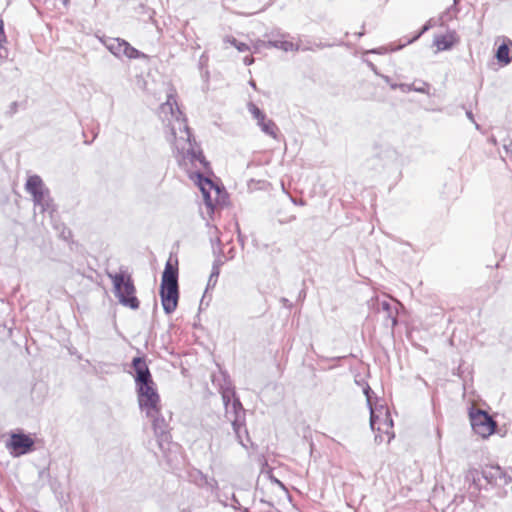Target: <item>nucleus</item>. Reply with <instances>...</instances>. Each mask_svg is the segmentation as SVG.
I'll return each mask as SVG.
<instances>
[{
    "mask_svg": "<svg viewBox=\"0 0 512 512\" xmlns=\"http://www.w3.org/2000/svg\"><path fill=\"white\" fill-rule=\"evenodd\" d=\"M367 64H368V66L370 67V69H371L375 74L379 75V73H378V71H377L376 66H375L372 62L367 61Z\"/></svg>",
    "mask_w": 512,
    "mask_h": 512,
    "instance_id": "nucleus-36",
    "label": "nucleus"
},
{
    "mask_svg": "<svg viewBox=\"0 0 512 512\" xmlns=\"http://www.w3.org/2000/svg\"><path fill=\"white\" fill-rule=\"evenodd\" d=\"M177 264V261L175 264H172L170 259L167 261L162 274L161 285L178 286Z\"/></svg>",
    "mask_w": 512,
    "mask_h": 512,
    "instance_id": "nucleus-15",
    "label": "nucleus"
},
{
    "mask_svg": "<svg viewBox=\"0 0 512 512\" xmlns=\"http://www.w3.org/2000/svg\"><path fill=\"white\" fill-rule=\"evenodd\" d=\"M470 422L473 431L483 438L490 436L496 428V422L483 410L471 411Z\"/></svg>",
    "mask_w": 512,
    "mask_h": 512,
    "instance_id": "nucleus-9",
    "label": "nucleus"
},
{
    "mask_svg": "<svg viewBox=\"0 0 512 512\" xmlns=\"http://www.w3.org/2000/svg\"><path fill=\"white\" fill-rule=\"evenodd\" d=\"M6 42L3 20L0 18V43Z\"/></svg>",
    "mask_w": 512,
    "mask_h": 512,
    "instance_id": "nucleus-30",
    "label": "nucleus"
},
{
    "mask_svg": "<svg viewBox=\"0 0 512 512\" xmlns=\"http://www.w3.org/2000/svg\"><path fill=\"white\" fill-rule=\"evenodd\" d=\"M152 421L154 434L157 438L158 446L166 458L167 463L172 465L177 460L179 445L171 441L169 424L161 415L160 404L156 405V412L152 415H146Z\"/></svg>",
    "mask_w": 512,
    "mask_h": 512,
    "instance_id": "nucleus-4",
    "label": "nucleus"
},
{
    "mask_svg": "<svg viewBox=\"0 0 512 512\" xmlns=\"http://www.w3.org/2000/svg\"><path fill=\"white\" fill-rule=\"evenodd\" d=\"M160 297L161 303L163 306V310L166 314L173 313L178 305L179 299V287L178 286H169V285H161L160 287Z\"/></svg>",
    "mask_w": 512,
    "mask_h": 512,
    "instance_id": "nucleus-12",
    "label": "nucleus"
},
{
    "mask_svg": "<svg viewBox=\"0 0 512 512\" xmlns=\"http://www.w3.org/2000/svg\"><path fill=\"white\" fill-rule=\"evenodd\" d=\"M227 42L233 45L239 52H246L249 50V46L243 42H239L237 39L231 37L227 38Z\"/></svg>",
    "mask_w": 512,
    "mask_h": 512,
    "instance_id": "nucleus-25",
    "label": "nucleus"
},
{
    "mask_svg": "<svg viewBox=\"0 0 512 512\" xmlns=\"http://www.w3.org/2000/svg\"><path fill=\"white\" fill-rule=\"evenodd\" d=\"M108 278L112 281L113 291L119 303L132 310H137L140 302L136 297V287L131 275L126 270L117 273L107 272Z\"/></svg>",
    "mask_w": 512,
    "mask_h": 512,
    "instance_id": "nucleus-5",
    "label": "nucleus"
},
{
    "mask_svg": "<svg viewBox=\"0 0 512 512\" xmlns=\"http://www.w3.org/2000/svg\"><path fill=\"white\" fill-rule=\"evenodd\" d=\"M234 257H235V249L232 247L229 249L226 259H233Z\"/></svg>",
    "mask_w": 512,
    "mask_h": 512,
    "instance_id": "nucleus-34",
    "label": "nucleus"
},
{
    "mask_svg": "<svg viewBox=\"0 0 512 512\" xmlns=\"http://www.w3.org/2000/svg\"><path fill=\"white\" fill-rule=\"evenodd\" d=\"M24 105H25V102L20 103L18 101H13V102L10 103V105L7 108V110L4 112V115L6 117L10 118V117H12L13 115H15L18 112V110H19V108L21 106L24 107Z\"/></svg>",
    "mask_w": 512,
    "mask_h": 512,
    "instance_id": "nucleus-24",
    "label": "nucleus"
},
{
    "mask_svg": "<svg viewBox=\"0 0 512 512\" xmlns=\"http://www.w3.org/2000/svg\"><path fill=\"white\" fill-rule=\"evenodd\" d=\"M362 35H364V32H363V31H361V32H359V33L357 34V36H358V37H361Z\"/></svg>",
    "mask_w": 512,
    "mask_h": 512,
    "instance_id": "nucleus-42",
    "label": "nucleus"
},
{
    "mask_svg": "<svg viewBox=\"0 0 512 512\" xmlns=\"http://www.w3.org/2000/svg\"><path fill=\"white\" fill-rule=\"evenodd\" d=\"M243 62L246 66H249L251 65L253 62H254V58L252 56H246L244 59H243Z\"/></svg>",
    "mask_w": 512,
    "mask_h": 512,
    "instance_id": "nucleus-32",
    "label": "nucleus"
},
{
    "mask_svg": "<svg viewBox=\"0 0 512 512\" xmlns=\"http://www.w3.org/2000/svg\"><path fill=\"white\" fill-rule=\"evenodd\" d=\"M382 77V79L387 83L389 84L390 88L392 90H396V89H399V84L397 83H393L391 82V79L389 76H386V75H380Z\"/></svg>",
    "mask_w": 512,
    "mask_h": 512,
    "instance_id": "nucleus-28",
    "label": "nucleus"
},
{
    "mask_svg": "<svg viewBox=\"0 0 512 512\" xmlns=\"http://www.w3.org/2000/svg\"><path fill=\"white\" fill-rule=\"evenodd\" d=\"M363 392H364V394H365V396L367 398L368 405L371 406V396H370V394L372 393V390H371V388H370V386L368 384H366L365 388L363 389ZM370 410H371V413H370V426H371L372 430H375L378 417L375 415L372 407H370Z\"/></svg>",
    "mask_w": 512,
    "mask_h": 512,
    "instance_id": "nucleus-23",
    "label": "nucleus"
},
{
    "mask_svg": "<svg viewBox=\"0 0 512 512\" xmlns=\"http://www.w3.org/2000/svg\"><path fill=\"white\" fill-rule=\"evenodd\" d=\"M197 177L199 179V185H200L202 194L204 196L206 205L207 206H212V202H211V198H210L209 192L206 190L204 184L208 185L209 187H213L214 186L213 182L210 179L202 176L200 173H197Z\"/></svg>",
    "mask_w": 512,
    "mask_h": 512,
    "instance_id": "nucleus-19",
    "label": "nucleus"
},
{
    "mask_svg": "<svg viewBox=\"0 0 512 512\" xmlns=\"http://www.w3.org/2000/svg\"><path fill=\"white\" fill-rule=\"evenodd\" d=\"M35 442L27 434L12 433L6 447L11 450V454L15 457L25 455L34 450Z\"/></svg>",
    "mask_w": 512,
    "mask_h": 512,
    "instance_id": "nucleus-10",
    "label": "nucleus"
},
{
    "mask_svg": "<svg viewBox=\"0 0 512 512\" xmlns=\"http://www.w3.org/2000/svg\"><path fill=\"white\" fill-rule=\"evenodd\" d=\"M316 47L321 48L323 46L321 44H316Z\"/></svg>",
    "mask_w": 512,
    "mask_h": 512,
    "instance_id": "nucleus-44",
    "label": "nucleus"
},
{
    "mask_svg": "<svg viewBox=\"0 0 512 512\" xmlns=\"http://www.w3.org/2000/svg\"><path fill=\"white\" fill-rule=\"evenodd\" d=\"M132 368L135 371L134 380L139 407L146 415H152L156 412V405L160 404V396L151 372L142 357L133 358Z\"/></svg>",
    "mask_w": 512,
    "mask_h": 512,
    "instance_id": "nucleus-2",
    "label": "nucleus"
},
{
    "mask_svg": "<svg viewBox=\"0 0 512 512\" xmlns=\"http://www.w3.org/2000/svg\"><path fill=\"white\" fill-rule=\"evenodd\" d=\"M384 425L387 427H392V425H393L392 420L389 418V415L387 413H386V419H385Z\"/></svg>",
    "mask_w": 512,
    "mask_h": 512,
    "instance_id": "nucleus-35",
    "label": "nucleus"
},
{
    "mask_svg": "<svg viewBox=\"0 0 512 512\" xmlns=\"http://www.w3.org/2000/svg\"><path fill=\"white\" fill-rule=\"evenodd\" d=\"M197 478L196 484L201 488H206L210 490L211 493L215 494L217 497L220 496L218 494L219 486L218 482L215 478H210L207 475L203 474L200 470L196 471Z\"/></svg>",
    "mask_w": 512,
    "mask_h": 512,
    "instance_id": "nucleus-17",
    "label": "nucleus"
},
{
    "mask_svg": "<svg viewBox=\"0 0 512 512\" xmlns=\"http://www.w3.org/2000/svg\"><path fill=\"white\" fill-rule=\"evenodd\" d=\"M68 3H69V0H63V4H64V6H67V5H68Z\"/></svg>",
    "mask_w": 512,
    "mask_h": 512,
    "instance_id": "nucleus-41",
    "label": "nucleus"
},
{
    "mask_svg": "<svg viewBox=\"0 0 512 512\" xmlns=\"http://www.w3.org/2000/svg\"><path fill=\"white\" fill-rule=\"evenodd\" d=\"M455 42L456 38L454 33L437 36L434 40V44L436 45L439 51L451 49L454 46Z\"/></svg>",
    "mask_w": 512,
    "mask_h": 512,
    "instance_id": "nucleus-18",
    "label": "nucleus"
},
{
    "mask_svg": "<svg viewBox=\"0 0 512 512\" xmlns=\"http://www.w3.org/2000/svg\"><path fill=\"white\" fill-rule=\"evenodd\" d=\"M291 201H292L295 205H301V206H303V205L305 204V202H304L302 199L297 200V199H294V198H292V197H291Z\"/></svg>",
    "mask_w": 512,
    "mask_h": 512,
    "instance_id": "nucleus-37",
    "label": "nucleus"
},
{
    "mask_svg": "<svg viewBox=\"0 0 512 512\" xmlns=\"http://www.w3.org/2000/svg\"><path fill=\"white\" fill-rule=\"evenodd\" d=\"M428 87H429V85L424 82L421 84V86H415L414 84H405V83L399 84V89L403 93H408L410 91H416V92H420V93H428Z\"/></svg>",
    "mask_w": 512,
    "mask_h": 512,
    "instance_id": "nucleus-22",
    "label": "nucleus"
},
{
    "mask_svg": "<svg viewBox=\"0 0 512 512\" xmlns=\"http://www.w3.org/2000/svg\"><path fill=\"white\" fill-rule=\"evenodd\" d=\"M380 308L386 312L387 319L391 320V326L392 328L397 325V317L395 314V308L392 307V305L388 301H382L379 303Z\"/></svg>",
    "mask_w": 512,
    "mask_h": 512,
    "instance_id": "nucleus-20",
    "label": "nucleus"
},
{
    "mask_svg": "<svg viewBox=\"0 0 512 512\" xmlns=\"http://www.w3.org/2000/svg\"><path fill=\"white\" fill-rule=\"evenodd\" d=\"M160 112L165 116L170 115V118H167L166 139L172 144L178 163L182 165L189 161L191 165L195 167L199 165L207 170L209 162L193 138L186 118L179 109L175 93L171 92L167 95L166 102L160 106Z\"/></svg>",
    "mask_w": 512,
    "mask_h": 512,
    "instance_id": "nucleus-1",
    "label": "nucleus"
},
{
    "mask_svg": "<svg viewBox=\"0 0 512 512\" xmlns=\"http://www.w3.org/2000/svg\"><path fill=\"white\" fill-rule=\"evenodd\" d=\"M218 228L213 227L212 231L210 232L211 236V244H212V250L213 254L215 255L216 259L213 262L212 269H216V271L220 272V267L224 264L225 260L223 257V250L221 247V239L218 235Z\"/></svg>",
    "mask_w": 512,
    "mask_h": 512,
    "instance_id": "nucleus-14",
    "label": "nucleus"
},
{
    "mask_svg": "<svg viewBox=\"0 0 512 512\" xmlns=\"http://www.w3.org/2000/svg\"><path fill=\"white\" fill-rule=\"evenodd\" d=\"M268 37H269V39L266 43L267 47L277 48V49L283 50L285 52L299 50L298 44H295L286 39L287 37H289L288 34H282L280 32L272 31L268 35Z\"/></svg>",
    "mask_w": 512,
    "mask_h": 512,
    "instance_id": "nucleus-13",
    "label": "nucleus"
},
{
    "mask_svg": "<svg viewBox=\"0 0 512 512\" xmlns=\"http://www.w3.org/2000/svg\"><path fill=\"white\" fill-rule=\"evenodd\" d=\"M482 476L487 483L494 486H505L509 484L512 478L498 465L486 466L479 472L477 469H470L466 473V481H471L477 490L480 489L478 482Z\"/></svg>",
    "mask_w": 512,
    "mask_h": 512,
    "instance_id": "nucleus-7",
    "label": "nucleus"
},
{
    "mask_svg": "<svg viewBox=\"0 0 512 512\" xmlns=\"http://www.w3.org/2000/svg\"><path fill=\"white\" fill-rule=\"evenodd\" d=\"M220 393L225 406L226 417L231 421L239 443L243 447H247L241 435V429L245 426V410L242 403L229 381H225V384L220 387Z\"/></svg>",
    "mask_w": 512,
    "mask_h": 512,
    "instance_id": "nucleus-3",
    "label": "nucleus"
},
{
    "mask_svg": "<svg viewBox=\"0 0 512 512\" xmlns=\"http://www.w3.org/2000/svg\"><path fill=\"white\" fill-rule=\"evenodd\" d=\"M281 301H282V302H283V304H285V305L288 303V300H287L286 298H282V300H281Z\"/></svg>",
    "mask_w": 512,
    "mask_h": 512,
    "instance_id": "nucleus-40",
    "label": "nucleus"
},
{
    "mask_svg": "<svg viewBox=\"0 0 512 512\" xmlns=\"http://www.w3.org/2000/svg\"><path fill=\"white\" fill-rule=\"evenodd\" d=\"M244 433H245L246 437L248 438V432L246 429H244Z\"/></svg>",
    "mask_w": 512,
    "mask_h": 512,
    "instance_id": "nucleus-43",
    "label": "nucleus"
},
{
    "mask_svg": "<svg viewBox=\"0 0 512 512\" xmlns=\"http://www.w3.org/2000/svg\"><path fill=\"white\" fill-rule=\"evenodd\" d=\"M25 190L32 195L34 206L39 207L41 212L52 213L55 210L50 190L40 176H29L25 183Z\"/></svg>",
    "mask_w": 512,
    "mask_h": 512,
    "instance_id": "nucleus-6",
    "label": "nucleus"
},
{
    "mask_svg": "<svg viewBox=\"0 0 512 512\" xmlns=\"http://www.w3.org/2000/svg\"><path fill=\"white\" fill-rule=\"evenodd\" d=\"M8 49L2 46V43H0V58L5 59L8 57Z\"/></svg>",
    "mask_w": 512,
    "mask_h": 512,
    "instance_id": "nucleus-31",
    "label": "nucleus"
},
{
    "mask_svg": "<svg viewBox=\"0 0 512 512\" xmlns=\"http://www.w3.org/2000/svg\"><path fill=\"white\" fill-rule=\"evenodd\" d=\"M428 29H429V26L428 25H424L422 30L413 38V40H416L417 38H419L421 36V34L426 32Z\"/></svg>",
    "mask_w": 512,
    "mask_h": 512,
    "instance_id": "nucleus-33",
    "label": "nucleus"
},
{
    "mask_svg": "<svg viewBox=\"0 0 512 512\" xmlns=\"http://www.w3.org/2000/svg\"><path fill=\"white\" fill-rule=\"evenodd\" d=\"M228 497H225V499H222L221 496H218V501L225 507L230 506L234 508L235 510H241L243 512H249L248 508H242L240 505V502L238 498L235 496V494H232L230 498V502L228 501Z\"/></svg>",
    "mask_w": 512,
    "mask_h": 512,
    "instance_id": "nucleus-21",
    "label": "nucleus"
},
{
    "mask_svg": "<svg viewBox=\"0 0 512 512\" xmlns=\"http://www.w3.org/2000/svg\"><path fill=\"white\" fill-rule=\"evenodd\" d=\"M105 47L117 58L127 57L129 59L146 58L141 51L131 46L126 40L121 38H109L104 41Z\"/></svg>",
    "mask_w": 512,
    "mask_h": 512,
    "instance_id": "nucleus-8",
    "label": "nucleus"
},
{
    "mask_svg": "<svg viewBox=\"0 0 512 512\" xmlns=\"http://www.w3.org/2000/svg\"><path fill=\"white\" fill-rule=\"evenodd\" d=\"M250 85H251L254 89H256V84H255V82H254L253 80H252V81H250Z\"/></svg>",
    "mask_w": 512,
    "mask_h": 512,
    "instance_id": "nucleus-39",
    "label": "nucleus"
},
{
    "mask_svg": "<svg viewBox=\"0 0 512 512\" xmlns=\"http://www.w3.org/2000/svg\"><path fill=\"white\" fill-rule=\"evenodd\" d=\"M219 274H220L219 271H216V269H212L210 277L208 279L207 288L214 287L216 285Z\"/></svg>",
    "mask_w": 512,
    "mask_h": 512,
    "instance_id": "nucleus-27",
    "label": "nucleus"
},
{
    "mask_svg": "<svg viewBox=\"0 0 512 512\" xmlns=\"http://www.w3.org/2000/svg\"><path fill=\"white\" fill-rule=\"evenodd\" d=\"M298 45H299V50L298 51L313 50V48H311V47L304 46V45H301V44H298Z\"/></svg>",
    "mask_w": 512,
    "mask_h": 512,
    "instance_id": "nucleus-38",
    "label": "nucleus"
},
{
    "mask_svg": "<svg viewBox=\"0 0 512 512\" xmlns=\"http://www.w3.org/2000/svg\"><path fill=\"white\" fill-rule=\"evenodd\" d=\"M248 110L253 118L257 120V124L261 131L274 139L278 137V127L272 119H267L265 113L261 111L255 104L249 103Z\"/></svg>",
    "mask_w": 512,
    "mask_h": 512,
    "instance_id": "nucleus-11",
    "label": "nucleus"
},
{
    "mask_svg": "<svg viewBox=\"0 0 512 512\" xmlns=\"http://www.w3.org/2000/svg\"><path fill=\"white\" fill-rule=\"evenodd\" d=\"M460 0H453V5L449 7L445 13L444 16L447 18H452L453 16H456L459 12V9L457 8V4Z\"/></svg>",
    "mask_w": 512,
    "mask_h": 512,
    "instance_id": "nucleus-26",
    "label": "nucleus"
},
{
    "mask_svg": "<svg viewBox=\"0 0 512 512\" xmlns=\"http://www.w3.org/2000/svg\"><path fill=\"white\" fill-rule=\"evenodd\" d=\"M466 116H467V118H468L472 123H474L475 128H476L477 130H480V128H481V127H480V125L475 121V118H474V115H473L472 111H470V110L466 111Z\"/></svg>",
    "mask_w": 512,
    "mask_h": 512,
    "instance_id": "nucleus-29",
    "label": "nucleus"
},
{
    "mask_svg": "<svg viewBox=\"0 0 512 512\" xmlns=\"http://www.w3.org/2000/svg\"><path fill=\"white\" fill-rule=\"evenodd\" d=\"M511 51L512 41L508 38H505L495 53V58L497 59L498 63L502 66H507L510 64L512 61Z\"/></svg>",
    "mask_w": 512,
    "mask_h": 512,
    "instance_id": "nucleus-16",
    "label": "nucleus"
}]
</instances>
